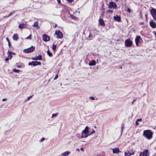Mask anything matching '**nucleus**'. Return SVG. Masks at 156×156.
<instances>
[{"instance_id": "obj_45", "label": "nucleus", "mask_w": 156, "mask_h": 156, "mask_svg": "<svg viewBox=\"0 0 156 156\" xmlns=\"http://www.w3.org/2000/svg\"><path fill=\"white\" fill-rule=\"evenodd\" d=\"M71 18L72 19H75V18L76 17H75L73 16V15H72L71 16Z\"/></svg>"}, {"instance_id": "obj_20", "label": "nucleus", "mask_w": 156, "mask_h": 156, "mask_svg": "<svg viewBox=\"0 0 156 156\" xmlns=\"http://www.w3.org/2000/svg\"><path fill=\"white\" fill-rule=\"evenodd\" d=\"M13 38L14 40L17 41L18 39V35L17 34H14L13 36Z\"/></svg>"}, {"instance_id": "obj_3", "label": "nucleus", "mask_w": 156, "mask_h": 156, "mask_svg": "<svg viewBox=\"0 0 156 156\" xmlns=\"http://www.w3.org/2000/svg\"><path fill=\"white\" fill-rule=\"evenodd\" d=\"M35 49V47L32 46L30 47L23 50V52L26 53H28L34 51Z\"/></svg>"}, {"instance_id": "obj_57", "label": "nucleus", "mask_w": 156, "mask_h": 156, "mask_svg": "<svg viewBox=\"0 0 156 156\" xmlns=\"http://www.w3.org/2000/svg\"><path fill=\"white\" fill-rule=\"evenodd\" d=\"M77 150L78 151H80V150L79 149H77Z\"/></svg>"}, {"instance_id": "obj_30", "label": "nucleus", "mask_w": 156, "mask_h": 156, "mask_svg": "<svg viewBox=\"0 0 156 156\" xmlns=\"http://www.w3.org/2000/svg\"><path fill=\"white\" fill-rule=\"evenodd\" d=\"M13 71L16 73H19V72L20 71V70L18 69H13Z\"/></svg>"}, {"instance_id": "obj_63", "label": "nucleus", "mask_w": 156, "mask_h": 156, "mask_svg": "<svg viewBox=\"0 0 156 156\" xmlns=\"http://www.w3.org/2000/svg\"><path fill=\"white\" fill-rule=\"evenodd\" d=\"M145 16H147V15H145Z\"/></svg>"}, {"instance_id": "obj_54", "label": "nucleus", "mask_w": 156, "mask_h": 156, "mask_svg": "<svg viewBox=\"0 0 156 156\" xmlns=\"http://www.w3.org/2000/svg\"><path fill=\"white\" fill-rule=\"evenodd\" d=\"M80 150L83 151H84L83 148H80Z\"/></svg>"}, {"instance_id": "obj_11", "label": "nucleus", "mask_w": 156, "mask_h": 156, "mask_svg": "<svg viewBox=\"0 0 156 156\" xmlns=\"http://www.w3.org/2000/svg\"><path fill=\"white\" fill-rule=\"evenodd\" d=\"M141 39L140 37L139 36H137L136 37L135 39V42L136 45L138 46L139 43L140 42V40Z\"/></svg>"}, {"instance_id": "obj_34", "label": "nucleus", "mask_w": 156, "mask_h": 156, "mask_svg": "<svg viewBox=\"0 0 156 156\" xmlns=\"http://www.w3.org/2000/svg\"><path fill=\"white\" fill-rule=\"evenodd\" d=\"M32 63H32V65L33 66H36V61H32Z\"/></svg>"}, {"instance_id": "obj_47", "label": "nucleus", "mask_w": 156, "mask_h": 156, "mask_svg": "<svg viewBox=\"0 0 156 156\" xmlns=\"http://www.w3.org/2000/svg\"><path fill=\"white\" fill-rule=\"evenodd\" d=\"M8 45L9 48H10V46H11V44H10V42H9L8 43Z\"/></svg>"}, {"instance_id": "obj_22", "label": "nucleus", "mask_w": 156, "mask_h": 156, "mask_svg": "<svg viewBox=\"0 0 156 156\" xmlns=\"http://www.w3.org/2000/svg\"><path fill=\"white\" fill-rule=\"evenodd\" d=\"M8 57L10 59H11L12 57V54H10V53H9L8 51L7 53Z\"/></svg>"}, {"instance_id": "obj_29", "label": "nucleus", "mask_w": 156, "mask_h": 156, "mask_svg": "<svg viewBox=\"0 0 156 156\" xmlns=\"http://www.w3.org/2000/svg\"><path fill=\"white\" fill-rule=\"evenodd\" d=\"M36 66L38 65H41V62H40L36 61Z\"/></svg>"}, {"instance_id": "obj_32", "label": "nucleus", "mask_w": 156, "mask_h": 156, "mask_svg": "<svg viewBox=\"0 0 156 156\" xmlns=\"http://www.w3.org/2000/svg\"><path fill=\"white\" fill-rule=\"evenodd\" d=\"M107 12H109V13H113V11L109 9L108 10H107Z\"/></svg>"}, {"instance_id": "obj_25", "label": "nucleus", "mask_w": 156, "mask_h": 156, "mask_svg": "<svg viewBox=\"0 0 156 156\" xmlns=\"http://www.w3.org/2000/svg\"><path fill=\"white\" fill-rule=\"evenodd\" d=\"M15 11H12V12H11L9 14L8 16H7V17H9V16H11L12 15L14 14L15 13Z\"/></svg>"}, {"instance_id": "obj_59", "label": "nucleus", "mask_w": 156, "mask_h": 156, "mask_svg": "<svg viewBox=\"0 0 156 156\" xmlns=\"http://www.w3.org/2000/svg\"><path fill=\"white\" fill-rule=\"evenodd\" d=\"M104 13V12H103V13H101V14H103Z\"/></svg>"}, {"instance_id": "obj_24", "label": "nucleus", "mask_w": 156, "mask_h": 156, "mask_svg": "<svg viewBox=\"0 0 156 156\" xmlns=\"http://www.w3.org/2000/svg\"><path fill=\"white\" fill-rule=\"evenodd\" d=\"M56 47H57V45L56 44H55V45L54 44H53L52 48V49L54 51H55V50L56 49Z\"/></svg>"}, {"instance_id": "obj_23", "label": "nucleus", "mask_w": 156, "mask_h": 156, "mask_svg": "<svg viewBox=\"0 0 156 156\" xmlns=\"http://www.w3.org/2000/svg\"><path fill=\"white\" fill-rule=\"evenodd\" d=\"M38 22L36 21L34 22V25H33L34 27H38Z\"/></svg>"}, {"instance_id": "obj_31", "label": "nucleus", "mask_w": 156, "mask_h": 156, "mask_svg": "<svg viewBox=\"0 0 156 156\" xmlns=\"http://www.w3.org/2000/svg\"><path fill=\"white\" fill-rule=\"evenodd\" d=\"M31 34H30L29 36L27 37L26 38V39H30V40L31 39Z\"/></svg>"}, {"instance_id": "obj_2", "label": "nucleus", "mask_w": 156, "mask_h": 156, "mask_svg": "<svg viewBox=\"0 0 156 156\" xmlns=\"http://www.w3.org/2000/svg\"><path fill=\"white\" fill-rule=\"evenodd\" d=\"M143 136L148 139H150L152 137V133L149 130H145L143 132Z\"/></svg>"}, {"instance_id": "obj_12", "label": "nucleus", "mask_w": 156, "mask_h": 156, "mask_svg": "<svg viewBox=\"0 0 156 156\" xmlns=\"http://www.w3.org/2000/svg\"><path fill=\"white\" fill-rule=\"evenodd\" d=\"M150 25L153 28L156 27V23L153 20H151L150 22Z\"/></svg>"}, {"instance_id": "obj_35", "label": "nucleus", "mask_w": 156, "mask_h": 156, "mask_svg": "<svg viewBox=\"0 0 156 156\" xmlns=\"http://www.w3.org/2000/svg\"><path fill=\"white\" fill-rule=\"evenodd\" d=\"M95 133V131L94 130H93V131L91 132V133H89V136L93 134V133Z\"/></svg>"}, {"instance_id": "obj_53", "label": "nucleus", "mask_w": 156, "mask_h": 156, "mask_svg": "<svg viewBox=\"0 0 156 156\" xmlns=\"http://www.w3.org/2000/svg\"><path fill=\"white\" fill-rule=\"evenodd\" d=\"M6 40L8 42V43H9V42H10L9 39L8 38H6Z\"/></svg>"}, {"instance_id": "obj_13", "label": "nucleus", "mask_w": 156, "mask_h": 156, "mask_svg": "<svg viewBox=\"0 0 156 156\" xmlns=\"http://www.w3.org/2000/svg\"><path fill=\"white\" fill-rule=\"evenodd\" d=\"M42 56L41 55H39L35 57L32 58L31 59L34 60H42Z\"/></svg>"}, {"instance_id": "obj_38", "label": "nucleus", "mask_w": 156, "mask_h": 156, "mask_svg": "<svg viewBox=\"0 0 156 156\" xmlns=\"http://www.w3.org/2000/svg\"><path fill=\"white\" fill-rule=\"evenodd\" d=\"M127 11L129 12H131V10L130 9L128 8L127 9Z\"/></svg>"}, {"instance_id": "obj_16", "label": "nucleus", "mask_w": 156, "mask_h": 156, "mask_svg": "<svg viewBox=\"0 0 156 156\" xmlns=\"http://www.w3.org/2000/svg\"><path fill=\"white\" fill-rule=\"evenodd\" d=\"M99 22L101 26H103L105 25L104 21L102 19H100L99 20Z\"/></svg>"}, {"instance_id": "obj_15", "label": "nucleus", "mask_w": 156, "mask_h": 156, "mask_svg": "<svg viewBox=\"0 0 156 156\" xmlns=\"http://www.w3.org/2000/svg\"><path fill=\"white\" fill-rule=\"evenodd\" d=\"M113 18L115 20L118 22H120L121 20L120 17L118 15L114 16Z\"/></svg>"}, {"instance_id": "obj_1", "label": "nucleus", "mask_w": 156, "mask_h": 156, "mask_svg": "<svg viewBox=\"0 0 156 156\" xmlns=\"http://www.w3.org/2000/svg\"><path fill=\"white\" fill-rule=\"evenodd\" d=\"M89 128L88 127L86 126L85 129L82 131V135L81 137V138H86L89 136Z\"/></svg>"}, {"instance_id": "obj_40", "label": "nucleus", "mask_w": 156, "mask_h": 156, "mask_svg": "<svg viewBox=\"0 0 156 156\" xmlns=\"http://www.w3.org/2000/svg\"><path fill=\"white\" fill-rule=\"evenodd\" d=\"M142 119L140 118V119H137L136 121H137L138 122V121L140 122V121H142Z\"/></svg>"}, {"instance_id": "obj_10", "label": "nucleus", "mask_w": 156, "mask_h": 156, "mask_svg": "<svg viewBox=\"0 0 156 156\" xmlns=\"http://www.w3.org/2000/svg\"><path fill=\"white\" fill-rule=\"evenodd\" d=\"M111 149L112 150V152L113 154H118L119 153L121 152V151H120L119 149L117 147L111 148Z\"/></svg>"}, {"instance_id": "obj_46", "label": "nucleus", "mask_w": 156, "mask_h": 156, "mask_svg": "<svg viewBox=\"0 0 156 156\" xmlns=\"http://www.w3.org/2000/svg\"><path fill=\"white\" fill-rule=\"evenodd\" d=\"M153 33L154 34H155V37H156V32L154 31L153 32Z\"/></svg>"}, {"instance_id": "obj_4", "label": "nucleus", "mask_w": 156, "mask_h": 156, "mask_svg": "<svg viewBox=\"0 0 156 156\" xmlns=\"http://www.w3.org/2000/svg\"><path fill=\"white\" fill-rule=\"evenodd\" d=\"M133 42L129 39H126L125 41V46L126 47H131L132 45Z\"/></svg>"}, {"instance_id": "obj_28", "label": "nucleus", "mask_w": 156, "mask_h": 156, "mask_svg": "<svg viewBox=\"0 0 156 156\" xmlns=\"http://www.w3.org/2000/svg\"><path fill=\"white\" fill-rule=\"evenodd\" d=\"M92 35L90 33L88 37V38H89V40H90L92 39Z\"/></svg>"}, {"instance_id": "obj_7", "label": "nucleus", "mask_w": 156, "mask_h": 156, "mask_svg": "<svg viewBox=\"0 0 156 156\" xmlns=\"http://www.w3.org/2000/svg\"><path fill=\"white\" fill-rule=\"evenodd\" d=\"M55 34L56 35V37L57 38H61L63 37L62 33L59 30H56Z\"/></svg>"}, {"instance_id": "obj_27", "label": "nucleus", "mask_w": 156, "mask_h": 156, "mask_svg": "<svg viewBox=\"0 0 156 156\" xmlns=\"http://www.w3.org/2000/svg\"><path fill=\"white\" fill-rule=\"evenodd\" d=\"M58 113H56L55 114H53L52 115V117L51 118H52L54 117H56L58 115Z\"/></svg>"}, {"instance_id": "obj_56", "label": "nucleus", "mask_w": 156, "mask_h": 156, "mask_svg": "<svg viewBox=\"0 0 156 156\" xmlns=\"http://www.w3.org/2000/svg\"><path fill=\"white\" fill-rule=\"evenodd\" d=\"M57 25L56 24H55V27H56L57 26Z\"/></svg>"}, {"instance_id": "obj_8", "label": "nucleus", "mask_w": 156, "mask_h": 156, "mask_svg": "<svg viewBox=\"0 0 156 156\" xmlns=\"http://www.w3.org/2000/svg\"><path fill=\"white\" fill-rule=\"evenodd\" d=\"M148 151L147 149L145 150L142 152H140L139 156H149Z\"/></svg>"}, {"instance_id": "obj_21", "label": "nucleus", "mask_w": 156, "mask_h": 156, "mask_svg": "<svg viewBox=\"0 0 156 156\" xmlns=\"http://www.w3.org/2000/svg\"><path fill=\"white\" fill-rule=\"evenodd\" d=\"M47 53V54L49 57H52V54L51 52H50L49 50H48Z\"/></svg>"}, {"instance_id": "obj_62", "label": "nucleus", "mask_w": 156, "mask_h": 156, "mask_svg": "<svg viewBox=\"0 0 156 156\" xmlns=\"http://www.w3.org/2000/svg\"><path fill=\"white\" fill-rule=\"evenodd\" d=\"M94 127L95 128L96 127V126H95Z\"/></svg>"}, {"instance_id": "obj_39", "label": "nucleus", "mask_w": 156, "mask_h": 156, "mask_svg": "<svg viewBox=\"0 0 156 156\" xmlns=\"http://www.w3.org/2000/svg\"><path fill=\"white\" fill-rule=\"evenodd\" d=\"M32 96H33V95L30 96L29 97H28L27 98V100H29L30 99V98H31L32 97Z\"/></svg>"}, {"instance_id": "obj_14", "label": "nucleus", "mask_w": 156, "mask_h": 156, "mask_svg": "<svg viewBox=\"0 0 156 156\" xmlns=\"http://www.w3.org/2000/svg\"><path fill=\"white\" fill-rule=\"evenodd\" d=\"M70 153V152L69 151H67L61 153V156H67Z\"/></svg>"}, {"instance_id": "obj_49", "label": "nucleus", "mask_w": 156, "mask_h": 156, "mask_svg": "<svg viewBox=\"0 0 156 156\" xmlns=\"http://www.w3.org/2000/svg\"><path fill=\"white\" fill-rule=\"evenodd\" d=\"M7 100V99L6 98H4L2 99L3 101H5Z\"/></svg>"}, {"instance_id": "obj_37", "label": "nucleus", "mask_w": 156, "mask_h": 156, "mask_svg": "<svg viewBox=\"0 0 156 156\" xmlns=\"http://www.w3.org/2000/svg\"><path fill=\"white\" fill-rule=\"evenodd\" d=\"M89 98L92 100H94L95 99V98L93 97H90Z\"/></svg>"}, {"instance_id": "obj_55", "label": "nucleus", "mask_w": 156, "mask_h": 156, "mask_svg": "<svg viewBox=\"0 0 156 156\" xmlns=\"http://www.w3.org/2000/svg\"><path fill=\"white\" fill-rule=\"evenodd\" d=\"M7 16H4L3 18H7Z\"/></svg>"}, {"instance_id": "obj_18", "label": "nucleus", "mask_w": 156, "mask_h": 156, "mask_svg": "<svg viewBox=\"0 0 156 156\" xmlns=\"http://www.w3.org/2000/svg\"><path fill=\"white\" fill-rule=\"evenodd\" d=\"M96 62L94 60H92L90 61L89 63V65L90 66H94L96 64Z\"/></svg>"}, {"instance_id": "obj_41", "label": "nucleus", "mask_w": 156, "mask_h": 156, "mask_svg": "<svg viewBox=\"0 0 156 156\" xmlns=\"http://www.w3.org/2000/svg\"><path fill=\"white\" fill-rule=\"evenodd\" d=\"M32 61L31 62H30L28 63V65L30 66L32 65Z\"/></svg>"}, {"instance_id": "obj_58", "label": "nucleus", "mask_w": 156, "mask_h": 156, "mask_svg": "<svg viewBox=\"0 0 156 156\" xmlns=\"http://www.w3.org/2000/svg\"><path fill=\"white\" fill-rule=\"evenodd\" d=\"M20 67H21V66H18V68H20Z\"/></svg>"}, {"instance_id": "obj_50", "label": "nucleus", "mask_w": 156, "mask_h": 156, "mask_svg": "<svg viewBox=\"0 0 156 156\" xmlns=\"http://www.w3.org/2000/svg\"><path fill=\"white\" fill-rule=\"evenodd\" d=\"M124 154H125V156H129L127 154L126 152H125Z\"/></svg>"}, {"instance_id": "obj_26", "label": "nucleus", "mask_w": 156, "mask_h": 156, "mask_svg": "<svg viewBox=\"0 0 156 156\" xmlns=\"http://www.w3.org/2000/svg\"><path fill=\"white\" fill-rule=\"evenodd\" d=\"M124 124L123 123H122V125L121 126V134H122L123 131V129H124Z\"/></svg>"}, {"instance_id": "obj_44", "label": "nucleus", "mask_w": 156, "mask_h": 156, "mask_svg": "<svg viewBox=\"0 0 156 156\" xmlns=\"http://www.w3.org/2000/svg\"><path fill=\"white\" fill-rule=\"evenodd\" d=\"M58 77V75H56L55 76V77L54 78V80H55V79H56Z\"/></svg>"}, {"instance_id": "obj_33", "label": "nucleus", "mask_w": 156, "mask_h": 156, "mask_svg": "<svg viewBox=\"0 0 156 156\" xmlns=\"http://www.w3.org/2000/svg\"><path fill=\"white\" fill-rule=\"evenodd\" d=\"M8 52L10 53V54H13V55H16V53H15L11 51H10L9 50H8Z\"/></svg>"}, {"instance_id": "obj_43", "label": "nucleus", "mask_w": 156, "mask_h": 156, "mask_svg": "<svg viewBox=\"0 0 156 156\" xmlns=\"http://www.w3.org/2000/svg\"><path fill=\"white\" fill-rule=\"evenodd\" d=\"M57 1L58 4H60L61 3L60 0H57Z\"/></svg>"}, {"instance_id": "obj_6", "label": "nucleus", "mask_w": 156, "mask_h": 156, "mask_svg": "<svg viewBox=\"0 0 156 156\" xmlns=\"http://www.w3.org/2000/svg\"><path fill=\"white\" fill-rule=\"evenodd\" d=\"M108 7L110 9H116L117 8V5L115 2H111L109 3Z\"/></svg>"}, {"instance_id": "obj_48", "label": "nucleus", "mask_w": 156, "mask_h": 156, "mask_svg": "<svg viewBox=\"0 0 156 156\" xmlns=\"http://www.w3.org/2000/svg\"><path fill=\"white\" fill-rule=\"evenodd\" d=\"M136 125H138L139 124V122L137 121H136Z\"/></svg>"}, {"instance_id": "obj_61", "label": "nucleus", "mask_w": 156, "mask_h": 156, "mask_svg": "<svg viewBox=\"0 0 156 156\" xmlns=\"http://www.w3.org/2000/svg\"><path fill=\"white\" fill-rule=\"evenodd\" d=\"M104 13V12H103V13H101V14H103Z\"/></svg>"}, {"instance_id": "obj_60", "label": "nucleus", "mask_w": 156, "mask_h": 156, "mask_svg": "<svg viewBox=\"0 0 156 156\" xmlns=\"http://www.w3.org/2000/svg\"><path fill=\"white\" fill-rule=\"evenodd\" d=\"M104 13V12H103V13H101V14H103Z\"/></svg>"}, {"instance_id": "obj_19", "label": "nucleus", "mask_w": 156, "mask_h": 156, "mask_svg": "<svg viewBox=\"0 0 156 156\" xmlns=\"http://www.w3.org/2000/svg\"><path fill=\"white\" fill-rule=\"evenodd\" d=\"M125 152H126L127 154L129 156H130L131 155H133L134 154V152L133 151H132L131 152H130L127 150Z\"/></svg>"}, {"instance_id": "obj_5", "label": "nucleus", "mask_w": 156, "mask_h": 156, "mask_svg": "<svg viewBox=\"0 0 156 156\" xmlns=\"http://www.w3.org/2000/svg\"><path fill=\"white\" fill-rule=\"evenodd\" d=\"M150 13L153 19L156 21V9L154 8L152 9L150 11Z\"/></svg>"}, {"instance_id": "obj_42", "label": "nucleus", "mask_w": 156, "mask_h": 156, "mask_svg": "<svg viewBox=\"0 0 156 156\" xmlns=\"http://www.w3.org/2000/svg\"><path fill=\"white\" fill-rule=\"evenodd\" d=\"M10 59L8 57L7 58H6L5 59V61H8Z\"/></svg>"}, {"instance_id": "obj_51", "label": "nucleus", "mask_w": 156, "mask_h": 156, "mask_svg": "<svg viewBox=\"0 0 156 156\" xmlns=\"http://www.w3.org/2000/svg\"><path fill=\"white\" fill-rule=\"evenodd\" d=\"M67 0L70 2H71L73 1V0Z\"/></svg>"}, {"instance_id": "obj_36", "label": "nucleus", "mask_w": 156, "mask_h": 156, "mask_svg": "<svg viewBox=\"0 0 156 156\" xmlns=\"http://www.w3.org/2000/svg\"><path fill=\"white\" fill-rule=\"evenodd\" d=\"M45 140V138H44L43 137L40 140V142H42V141H43Z\"/></svg>"}, {"instance_id": "obj_9", "label": "nucleus", "mask_w": 156, "mask_h": 156, "mask_svg": "<svg viewBox=\"0 0 156 156\" xmlns=\"http://www.w3.org/2000/svg\"><path fill=\"white\" fill-rule=\"evenodd\" d=\"M50 37L47 36L46 34H44L42 37L43 40L45 42L49 41L50 40Z\"/></svg>"}, {"instance_id": "obj_17", "label": "nucleus", "mask_w": 156, "mask_h": 156, "mask_svg": "<svg viewBox=\"0 0 156 156\" xmlns=\"http://www.w3.org/2000/svg\"><path fill=\"white\" fill-rule=\"evenodd\" d=\"M26 24L25 23L20 24L19 25V28L20 29H23L24 28H26Z\"/></svg>"}, {"instance_id": "obj_52", "label": "nucleus", "mask_w": 156, "mask_h": 156, "mask_svg": "<svg viewBox=\"0 0 156 156\" xmlns=\"http://www.w3.org/2000/svg\"><path fill=\"white\" fill-rule=\"evenodd\" d=\"M136 100H134L132 102V105H133V103L136 101Z\"/></svg>"}]
</instances>
